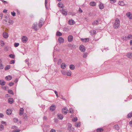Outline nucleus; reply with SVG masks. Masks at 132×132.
Listing matches in <instances>:
<instances>
[{"instance_id": "nucleus-1", "label": "nucleus", "mask_w": 132, "mask_h": 132, "mask_svg": "<svg viewBox=\"0 0 132 132\" xmlns=\"http://www.w3.org/2000/svg\"><path fill=\"white\" fill-rule=\"evenodd\" d=\"M120 25V21L118 19H116L115 21L114 25V27L115 29L118 28Z\"/></svg>"}, {"instance_id": "nucleus-2", "label": "nucleus", "mask_w": 132, "mask_h": 132, "mask_svg": "<svg viewBox=\"0 0 132 132\" xmlns=\"http://www.w3.org/2000/svg\"><path fill=\"white\" fill-rule=\"evenodd\" d=\"M68 129L69 131H74V128L72 127V125L70 123L68 124Z\"/></svg>"}, {"instance_id": "nucleus-3", "label": "nucleus", "mask_w": 132, "mask_h": 132, "mask_svg": "<svg viewBox=\"0 0 132 132\" xmlns=\"http://www.w3.org/2000/svg\"><path fill=\"white\" fill-rule=\"evenodd\" d=\"M44 23V20L41 18L39 21V27L40 28H41L42 26L43 25Z\"/></svg>"}, {"instance_id": "nucleus-4", "label": "nucleus", "mask_w": 132, "mask_h": 132, "mask_svg": "<svg viewBox=\"0 0 132 132\" xmlns=\"http://www.w3.org/2000/svg\"><path fill=\"white\" fill-rule=\"evenodd\" d=\"M37 24L36 22L34 23L32 27V28L36 30H37L38 29V28L37 27Z\"/></svg>"}, {"instance_id": "nucleus-5", "label": "nucleus", "mask_w": 132, "mask_h": 132, "mask_svg": "<svg viewBox=\"0 0 132 132\" xmlns=\"http://www.w3.org/2000/svg\"><path fill=\"white\" fill-rule=\"evenodd\" d=\"M62 111L63 114H66L68 113V110L67 108L65 107L62 109Z\"/></svg>"}, {"instance_id": "nucleus-6", "label": "nucleus", "mask_w": 132, "mask_h": 132, "mask_svg": "<svg viewBox=\"0 0 132 132\" xmlns=\"http://www.w3.org/2000/svg\"><path fill=\"white\" fill-rule=\"evenodd\" d=\"M28 38L26 36H23L22 37V41L23 43H26L28 41Z\"/></svg>"}, {"instance_id": "nucleus-7", "label": "nucleus", "mask_w": 132, "mask_h": 132, "mask_svg": "<svg viewBox=\"0 0 132 132\" xmlns=\"http://www.w3.org/2000/svg\"><path fill=\"white\" fill-rule=\"evenodd\" d=\"M80 50L82 52H84L85 51V47L82 45H81L79 47Z\"/></svg>"}, {"instance_id": "nucleus-8", "label": "nucleus", "mask_w": 132, "mask_h": 132, "mask_svg": "<svg viewBox=\"0 0 132 132\" xmlns=\"http://www.w3.org/2000/svg\"><path fill=\"white\" fill-rule=\"evenodd\" d=\"M126 56L128 58L132 59V53L129 52L126 54Z\"/></svg>"}, {"instance_id": "nucleus-9", "label": "nucleus", "mask_w": 132, "mask_h": 132, "mask_svg": "<svg viewBox=\"0 0 132 132\" xmlns=\"http://www.w3.org/2000/svg\"><path fill=\"white\" fill-rule=\"evenodd\" d=\"M126 15L127 17L130 19H132V14L130 12H128L126 13Z\"/></svg>"}, {"instance_id": "nucleus-10", "label": "nucleus", "mask_w": 132, "mask_h": 132, "mask_svg": "<svg viewBox=\"0 0 132 132\" xmlns=\"http://www.w3.org/2000/svg\"><path fill=\"white\" fill-rule=\"evenodd\" d=\"M73 39V37L72 35H69L68 37V40L69 42H72Z\"/></svg>"}, {"instance_id": "nucleus-11", "label": "nucleus", "mask_w": 132, "mask_h": 132, "mask_svg": "<svg viewBox=\"0 0 132 132\" xmlns=\"http://www.w3.org/2000/svg\"><path fill=\"white\" fill-rule=\"evenodd\" d=\"M12 79V77L11 76L9 75L6 76L5 77V79L9 81L11 80Z\"/></svg>"}, {"instance_id": "nucleus-12", "label": "nucleus", "mask_w": 132, "mask_h": 132, "mask_svg": "<svg viewBox=\"0 0 132 132\" xmlns=\"http://www.w3.org/2000/svg\"><path fill=\"white\" fill-rule=\"evenodd\" d=\"M57 117L60 120H62L63 118V116L62 114L58 113L57 114Z\"/></svg>"}, {"instance_id": "nucleus-13", "label": "nucleus", "mask_w": 132, "mask_h": 132, "mask_svg": "<svg viewBox=\"0 0 132 132\" xmlns=\"http://www.w3.org/2000/svg\"><path fill=\"white\" fill-rule=\"evenodd\" d=\"M3 37L5 38H7L9 36L8 34L5 32H3Z\"/></svg>"}, {"instance_id": "nucleus-14", "label": "nucleus", "mask_w": 132, "mask_h": 132, "mask_svg": "<svg viewBox=\"0 0 132 132\" xmlns=\"http://www.w3.org/2000/svg\"><path fill=\"white\" fill-rule=\"evenodd\" d=\"M58 40L59 42L61 43H63L64 41V40L62 37H59L58 39Z\"/></svg>"}, {"instance_id": "nucleus-15", "label": "nucleus", "mask_w": 132, "mask_h": 132, "mask_svg": "<svg viewBox=\"0 0 132 132\" xmlns=\"http://www.w3.org/2000/svg\"><path fill=\"white\" fill-rule=\"evenodd\" d=\"M100 22V20H96L94 21L92 23V24L93 25H96L98 24L99 22Z\"/></svg>"}, {"instance_id": "nucleus-16", "label": "nucleus", "mask_w": 132, "mask_h": 132, "mask_svg": "<svg viewBox=\"0 0 132 132\" xmlns=\"http://www.w3.org/2000/svg\"><path fill=\"white\" fill-rule=\"evenodd\" d=\"M12 110L11 109H7L6 112L7 114L9 115L11 114L12 113Z\"/></svg>"}, {"instance_id": "nucleus-17", "label": "nucleus", "mask_w": 132, "mask_h": 132, "mask_svg": "<svg viewBox=\"0 0 132 132\" xmlns=\"http://www.w3.org/2000/svg\"><path fill=\"white\" fill-rule=\"evenodd\" d=\"M67 11L64 9H63L62 10V14L63 15H64L65 16L67 15Z\"/></svg>"}, {"instance_id": "nucleus-18", "label": "nucleus", "mask_w": 132, "mask_h": 132, "mask_svg": "<svg viewBox=\"0 0 132 132\" xmlns=\"http://www.w3.org/2000/svg\"><path fill=\"white\" fill-rule=\"evenodd\" d=\"M50 110L52 111H54L55 108V107L54 105L53 104L50 107Z\"/></svg>"}, {"instance_id": "nucleus-19", "label": "nucleus", "mask_w": 132, "mask_h": 132, "mask_svg": "<svg viewBox=\"0 0 132 132\" xmlns=\"http://www.w3.org/2000/svg\"><path fill=\"white\" fill-rule=\"evenodd\" d=\"M81 40L84 42H86L89 41V38H86L85 39L81 38Z\"/></svg>"}, {"instance_id": "nucleus-20", "label": "nucleus", "mask_w": 132, "mask_h": 132, "mask_svg": "<svg viewBox=\"0 0 132 132\" xmlns=\"http://www.w3.org/2000/svg\"><path fill=\"white\" fill-rule=\"evenodd\" d=\"M69 24L70 25L73 24L75 23V21L72 20H70L68 21Z\"/></svg>"}, {"instance_id": "nucleus-21", "label": "nucleus", "mask_w": 132, "mask_h": 132, "mask_svg": "<svg viewBox=\"0 0 132 132\" xmlns=\"http://www.w3.org/2000/svg\"><path fill=\"white\" fill-rule=\"evenodd\" d=\"M24 109L23 108H20L19 111V114L20 116H21L23 114V113Z\"/></svg>"}, {"instance_id": "nucleus-22", "label": "nucleus", "mask_w": 132, "mask_h": 132, "mask_svg": "<svg viewBox=\"0 0 132 132\" xmlns=\"http://www.w3.org/2000/svg\"><path fill=\"white\" fill-rule=\"evenodd\" d=\"M8 101L9 103L12 104L13 103L14 100L12 98H10L8 99Z\"/></svg>"}, {"instance_id": "nucleus-23", "label": "nucleus", "mask_w": 132, "mask_h": 132, "mask_svg": "<svg viewBox=\"0 0 132 132\" xmlns=\"http://www.w3.org/2000/svg\"><path fill=\"white\" fill-rule=\"evenodd\" d=\"M89 5L90 6H94L96 5V3L94 2H91L90 3Z\"/></svg>"}, {"instance_id": "nucleus-24", "label": "nucleus", "mask_w": 132, "mask_h": 132, "mask_svg": "<svg viewBox=\"0 0 132 132\" xmlns=\"http://www.w3.org/2000/svg\"><path fill=\"white\" fill-rule=\"evenodd\" d=\"M66 66L64 63H63L61 65V68L62 69H64L66 68Z\"/></svg>"}, {"instance_id": "nucleus-25", "label": "nucleus", "mask_w": 132, "mask_h": 132, "mask_svg": "<svg viewBox=\"0 0 132 132\" xmlns=\"http://www.w3.org/2000/svg\"><path fill=\"white\" fill-rule=\"evenodd\" d=\"M99 7L101 10L103 9L104 8V5L103 4L101 3H100L99 5Z\"/></svg>"}, {"instance_id": "nucleus-26", "label": "nucleus", "mask_w": 132, "mask_h": 132, "mask_svg": "<svg viewBox=\"0 0 132 132\" xmlns=\"http://www.w3.org/2000/svg\"><path fill=\"white\" fill-rule=\"evenodd\" d=\"M90 32L92 35H93L96 34V31L94 30H92L90 31Z\"/></svg>"}, {"instance_id": "nucleus-27", "label": "nucleus", "mask_w": 132, "mask_h": 132, "mask_svg": "<svg viewBox=\"0 0 132 132\" xmlns=\"http://www.w3.org/2000/svg\"><path fill=\"white\" fill-rule=\"evenodd\" d=\"M113 128L117 130H118L119 129V126L117 125H114L113 126Z\"/></svg>"}, {"instance_id": "nucleus-28", "label": "nucleus", "mask_w": 132, "mask_h": 132, "mask_svg": "<svg viewBox=\"0 0 132 132\" xmlns=\"http://www.w3.org/2000/svg\"><path fill=\"white\" fill-rule=\"evenodd\" d=\"M118 4L121 6H123L125 5L124 2L122 1H120L119 2Z\"/></svg>"}, {"instance_id": "nucleus-29", "label": "nucleus", "mask_w": 132, "mask_h": 132, "mask_svg": "<svg viewBox=\"0 0 132 132\" xmlns=\"http://www.w3.org/2000/svg\"><path fill=\"white\" fill-rule=\"evenodd\" d=\"M80 125V122H76L75 123V126L77 127H78Z\"/></svg>"}, {"instance_id": "nucleus-30", "label": "nucleus", "mask_w": 132, "mask_h": 132, "mask_svg": "<svg viewBox=\"0 0 132 132\" xmlns=\"http://www.w3.org/2000/svg\"><path fill=\"white\" fill-rule=\"evenodd\" d=\"M5 83V82L3 80H0V84L1 85H4Z\"/></svg>"}, {"instance_id": "nucleus-31", "label": "nucleus", "mask_w": 132, "mask_h": 132, "mask_svg": "<svg viewBox=\"0 0 132 132\" xmlns=\"http://www.w3.org/2000/svg\"><path fill=\"white\" fill-rule=\"evenodd\" d=\"M69 68L71 70H74L75 68V66L73 64H71L70 65Z\"/></svg>"}, {"instance_id": "nucleus-32", "label": "nucleus", "mask_w": 132, "mask_h": 132, "mask_svg": "<svg viewBox=\"0 0 132 132\" xmlns=\"http://www.w3.org/2000/svg\"><path fill=\"white\" fill-rule=\"evenodd\" d=\"M104 129L102 128H98L97 129V132H102L103 131Z\"/></svg>"}, {"instance_id": "nucleus-33", "label": "nucleus", "mask_w": 132, "mask_h": 132, "mask_svg": "<svg viewBox=\"0 0 132 132\" xmlns=\"http://www.w3.org/2000/svg\"><path fill=\"white\" fill-rule=\"evenodd\" d=\"M67 75L68 76H71V71H69L67 72L66 73Z\"/></svg>"}, {"instance_id": "nucleus-34", "label": "nucleus", "mask_w": 132, "mask_h": 132, "mask_svg": "<svg viewBox=\"0 0 132 132\" xmlns=\"http://www.w3.org/2000/svg\"><path fill=\"white\" fill-rule=\"evenodd\" d=\"M10 65H7L5 67V70H7L10 69Z\"/></svg>"}, {"instance_id": "nucleus-35", "label": "nucleus", "mask_w": 132, "mask_h": 132, "mask_svg": "<svg viewBox=\"0 0 132 132\" xmlns=\"http://www.w3.org/2000/svg\"><path fill=\"white\" fill-rule=\"evenodd\" d=\"M62 33L60 32L57 31L56 32V35L58 36H61L62 35Z\"/></svg>"}, {"instance_id": "nucleus-36", "label": "nucleus", "mask_w": 132, "mask_h": 132, "mask_svg": "<svg viewBox=\"0 0 132 132\" xmlns=\"http://www.w3.org/2000/svg\"><path fill=\"white\" fill-rule=\"evenodd\" d=\"M58 5L59 6L60 8H62L64 7L62 3L61 4L60 2H59Z\"/></svg>"}, {"instance_id": "nucleus-37", "label": "nucleus", "mask_w": 132, "mask_h": 132, "mask_svg": "<svg viewBox=\"0 0 132 132\" xmlns=\"http://www.w3.org/2000/svg\"><path fill=\"white\" fill-rule=\"evenodd\" d=\"M4 126L2 124H0V130L1 131L3 130L4 129Z\"/></svg>"}, {"instance_id": "nucleus-38", "label": "nucleus", "mask_w": 132, "mask_h": 132, "mask_svg": "<svg viewBox=\"0 0 132 132\" xmlns=\"http://www.w3.org/2000/svg\"><path fill=\"white\" fill-rule=\"evenodd\" d=\"M9 56L12 59H14L15 57V55L13 54H10L9 55Z\"/></svg>"}, {"instance_id": "nucleus-39", "label": "nucleus", "mask_w": 132, "mask_h": 132, "mask_svg": "<svg viewBox=\"0 0 132 132\" xmlns=\"http://www.w3.org/2000/svg\"><path fill=\"white\" fill-rule=\"evenodd\" d=\"M132 37V35H128V37H127V40L131 38Z\"/></svg>"}, {"instance_id": "nucleus-40", "label": "nucleus", "mask_w": 132, "mask_h": 132, "mask_svg": "<svg viewBox=\"0 0 132 132\" xmlns=\"http://www.w3.org/2000/svg\"><path fill=\"white\" fill-rule=\"evenodd\" d=\"M8 92L11 94H12L13 95L14 94V93L10 89H9L8 90Z\"/></svg>"}, {"instance_id": "nucleus-41", "label": "nucleus", "mask_w": 132, "mask_h": 132, "mask_svg": "<svg viewBox=\"0 0 132 132\" xmlns=\"http://www.w3.org/2000/svg\"><path fill=\"white\" fill-rule=\"evenodd\" d=\"M132 117V112L128 114L127 115V117L128 118H130Z\"/></svg>"}, {"instance_id": "nucleus-42", "label": "nucleus", "mask_w": 132, "mask_h": 132, "mask_svg": "<svg viewBox=\"0 0 132 132\" xmlns=\"http://www.w3.org/2000/svg\"><path fill=\"white\" fill-rule=\"evenodd\" d=\"M87 53L85 52L83 53V57L84 58H86L87 55Z\"/></svg>"}, {"instance_id": "nucleus-43", "label": "nucleus", "mask_w": 132, "mask_h": 132, "mask_svg": "<svg viewBox=\"0 0 132 132\" xmlns=\"http://www.w3.org/2000/svg\"><path fill=\"white\" fill-rule=\"evenodd\" d=\"M62 62V60L61 59H59L58 60L57 64L59 65H60L61 62Z\"/></svg>"}, {"instance_id": "nucleus-44", "label": "nucleus", "mask_w": 132, "mask_h": 132, "mask_svg": "<svg viewBox=\"0 0 132 132\" xmlns=\"http://www.w3.org/2000/svg\"><path fill=\"white\" fill-rule=\"evenodd\" d=\"M61 72L62 74L64 75H65L66 74L67 72H65V70H61Z\"/></svg>"}, {"instance_id": "nucleus-45", "label": "nucleus", "mask_w": 132, "mask_h": 132, "mask_svg": "<svg viewBox=\"0 0 132 132\" xmlns=\"http://www.w3.org/2000/svg\"><path fill=\"white\" fill-rule=\"evenodd\" d=\"M4 68V66L2 63L0 64V69H3Z\"/></svg>"}, {"instance_id": "nucleus-46", "label": "nucleus", "mask_w": 132, "mask_h": 132, "mask_svg": "<svg viewBox=\"0 0 132 132\" xmlns=\"http://www.w3.org/2000/svg\"><path fill=\"white\" fill-rule=\"evenodd\" d=\"M77 120V118L76 117L72 119V121L73 122H75Z\"/></svg>"}, {"instance_id": "nucleus-47", "label": "nucleus", "mask_w": 132, "mask_h": 132, "mask_svg": "<svg viewBox=\"0 0 132 132\" xmlns=\"http://www.w3.org/2000/svg\"><path fill=\"white\" fill-rule=\"evenodd\" d=\"M20 130L19 129H17L15 130L12 131V132H19L20 131Z\"/></svg>"}, {"instance_id": "nucleus-48", "label": "nucleus", "mask_w": 132, "mask_h": 132, "mask_svg": "<svg viewBox=\"0 0 132 132\" xmlns=\"http://www.w3.org/2000/svg\"><path fill=\"white\" fill-rule=\"evenodd\" d=\"M19 45V44L18 43H15L14 44V46L15 47H18Z\"/></svg>"}, {"instance_id": "nucleus-49", "label": "nucleus", "mask_w": 132, "mask_h": 132, "mask_svg": "<svg viewBox=\"0 0 132 132\" xmlns=\"http://www.w3.org/2000/svg\"><path fill=\"white\" fill-rule=\"evenodd\" d=\"M8 23H9L7 24L8 25H10L11 24H12L13 23V21L12 20H10L9 21Z\"/></svg>"}, {"instance_id": "nucleus-50", "label": "nucleus", "mask_w": 132, "mask_h": 132, "mask_svg": "<svg viewBox=\"0 0 132 132\" xmlns=\"http://www.w3.org/2000/svg\"><path fill=\"white\" fill-rule=\"evenodd\" d=\"M122 39L123 40L126 41L127 40V37L126 36L123 37L122 38Z\"/></svg>"}, {"instance_id": "nucleus-51", "label": "nucleus", "mask_w": 132, "mask_h": 132, "mask_svg": "<svg viewBox=\"0 0 132 132\" xmlns=\"http://www.w3.org/2000/svg\"><path fill=\"white\" fill-rule=\"evenodd\" d=\"M11 15L13 16H15V15L16 13L15 12H11Z\"/></svg>"}, {"instance_id": "nucleus-52", "label": "nucleus", "mask_w": 132, "mask_h": 132, "mask_svg": "<svg viewBox=\"0 0 132 132\" xmlns=\"http://www.w3.org/2000/svg\"><path fill=\"white\" fill-rule=\"evenodd\" d=\"M15 63V61L14 60H12L10 62V64H14Z\"/></svg>"}, {"instance_id": "nucleus-53", "label": "nucleus", "mask_w": 132, "mask_h": 132, "mask_svg": "<svg viewBox=\"0 0 132 132\" xmlns=\"http://www.w3.org/2000/svg\"><path fill=\"white\" fill-rule=\"evenodd\" d=\"M18 120V119L17 118H15L13 119L14 121L15 122H16Z\"/></svg>"}, {"instance_id": "nucleus-54", "label": "nucleus", "mask_w": 132, "mask_h": 132, "mask_svg": "<svg viewBox=\"0 0 132 132\" xmlns=\"http://www.w3.org/2000/svg\"><path fill=\"white\" fill-rule=\"evenodd\" d=\"M3 16V14H0V20H1L2 19Z\"/></svg>"}, {"instance_id": "nucleus-55", "label": "nucleus", "mask_w": 132, "mask_h": 132, "mask_svg": "<svg viewBox=\"0 0 132 132\" xmlns=\"http://www.w3.org/2000/svg\"><path fill=\"white\" fill-rule=\"evenodd\" d=\"M14 83L13 82H11L9 83V85L11 86H12L14 85Z\"/></svg>"}, {"instance_id": "nucleus-56", "label": "nucleus", "mask_w": 132, "mask_h": 132, "mask_svg": "<svg viewBox=\"0 0 132 132\" xmlns=\"http://www.w3.org/2000/svg\"><path fill=\"white\" fill-rule=\"evenodd\" d=\"M69 112L70 113H72V112H73L72 109V108H70L69 109Z\"/></svg>"}, {"instance_id": "nucleus-57", "label": "nucleus", "mask_w": 132, "mask_h": 132, "mask_svg": "<svg viewBox=\"0 0 132 132\" xmlns=\"http://www.w3.org/2000/svg\"><path fill=\"white\" fill-rule=\"evenodd\" d=\"M54 92H55V94H56L57 97H59V96H58L57 92L55 90V91H54Z\"/></svg>"}, {"instance_id": "nucleus-58", "label": "nucleus", "mask_w": 132, "mask_h": 132, "mask_svg": "<svg viewBox=\"0 0 132 132\" xmlns=\"http://www.w3.org/2000/svg\"><path fill=\"white\" fill-rule=\"evenodd\" d=\"M23 117L24 119H27V116L25 114H24L23 115Z\"/></svg>"}, {"instance_id": "nucleus-59", "label": "nucleus", "mask_w": 132, "mask_h": 132, "mask_svg": "<svg viewBox=\"0 0 132 132\" xmlns=\"http://www.w3.org/2000/svg\"><path fill=\"white\" fill-rule=\"evenodd\" d=\"M4 116L3 114L0 113V118H2Z\"/></svg>"}, {"instance_id": "nucleus-60", "label": "nucleus", "mask_w": 132, "mask_h": 132, "mask_svg": "<svg viewBox=\"0 0 132 132\" xmlns=\"http://www.w3.org/2000/svg\"><path fill=\"white\" fill-rule=\"evenodd\" d=\"M1 123L2 124H5V126H6V125H6V122H5L4 121H2L1 122Z\"/></svg>"}, {"instance_id": "nucleus-61", "label": "nucleus", "mask_w": 132, "mask_h": 132, "mask_svg": "<svg viewBox=\"0 0 132 132\" xmlns=\"http://www.w3.org/2000/svg\"><path fill=\"white\" fill-rule=\"evenodd\" d=\"M50 132H56V131L55 130L52 129L51 130Z\"/></svg>"}, {"instance_id": "nucleus-62", "label": "nucleus", "mask_w": 132, "mask_h": 132, "mask_svg": "<svg viewBox=\"0 0 132 132\" xmlns=\"http://www.w3.org/2000/svg\"><path fill=\"white\" fill-rule=\"evenodd\" d=\"M43 119L44 120H46L47 119V117L46 116H44L43 117Z\"/></svg>"}, {"instance_id": "nucleus-63", "label": "nucleus", "mask_w": 132, "mask_h": 132, "mask_svg": "<svg viewBox=\"0 0 132 132\" xmlns=\"http://www.w3.org/2000/svg\"><path fill=\"white\" fill-rule=\"evenodd\" d=\"M2 2H3V3H4V4H5V3H7V2L5 1H4V0H1Z\"/></svg>"}, {"instance_id": "nucleus-64", "label": "nucleus", "mask_w": 132, "mask_h": 132, "mask_svg": "<svg viewBox=\"0 0 132 132\" xmlns=\"http://www.w3.org/2000/svg\"><path fill=\"white\" fill-rule=\"evenodd\" d=\"M4 42H2V43H1V46H4Z\"/></svg>"}]
</instances>
